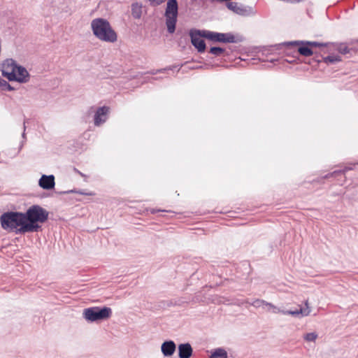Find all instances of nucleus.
<instances>
[{
  "label": "nucleus",
  "mask_w": 358,
  "mask_h": 358,
  "mask_svg": "<svg viewBox=\"0 0 358 358\" xmlns=\"http://www.w3.org/2000/svg\"><path fill=\"white\" fill-rule=\"evenodd\" d=\"M1 227L16 234L30 233L24 213L8 211L0 216Z\"/></svg>",
  "instance_id": "1"
},
{
  "label": "nucleus",
  "mask_w": 358,
  "mask_h": 358,
  "mask_svg": "<svg viewBox=\"0 0 358 358\" xmlns=\"http://www.w3.org/2000/svg\"><path fill=\"white\" fill-rule=\"evenodd\" d=\"M91 29L94 36L101 41L113 43L117 40L116 31L106 19L98 17L92 20Z\"/></svg>",
  "instance_id": "2"
},
{
  "label": "nucleus",
  "mask_w": 358,
  "mask_h": 358,
  "mask_svg": "<svg viewBox=\"0 0 358 358\" xmlns=\"http://www.w3.org/2000/svg\"><path fill=\"white\" fill-rule=\"evenodd\" d=\"M30 233L42 230L39 224L48 220L49 212L39 205H32L24 212Z\"/></svg>",
  "instance_id": "3"
},
{
  "label": "nucleus",
  "mask_w": 358,
  "mask_h": 358,
  "mask_svg": "<svg viewBox=\"0 0 358 358\" xmlns=\"http://www.w3.org/2000/svg\"><path fill=\"white\" fill-rule=\"evenodd\" d=\"M2 75L9 81H17L20 83H26L29 80V73L27 70L10 59L3 64Z\"/></svg>",
  "instance_id": "4"
},
{
  "label": "nucleus",
  "mask_w": 358,
  "mask_h": 358,
  "mask_svg": "<svg viewBox=\"0 0 358 358\" xmlns=\"http://www.w3.org/2000/svg\"><path fill=\"white\" fill-rule=\"evenodd\" d=\"M204 31H199V35L203 38H207L213 42H220L224 43H238L243 41L244 38L241 35H234L231 32L219 33L203 29Z\"/></svg>",
  "instance_id": "5"
},
{
  "label": "nucleus",
  "mask_w": 358,
  "mask_h": 358,
  "mask_svg": "<svg viewBox=\"0 0 358 358\" xmlns=\"http://www.w3.org/2000/svg\"><path fill=\"white\" fill-rule=\"evenodd\" d=\"M178 15V3L177 0H168L164 16L169 33L173 34L176 30Z\"/></svg>",
  "instance_id": "6"
},
{
  "label": "nucleus",
  "mask_w": 358,
  "mask_h": 358,
  "mask_svg": "<svg viewBox=\"0 0 358 358\" xmlns=\"http://www.w3.org/2000/svg\"><path fill=\"white\" fill-rule=\"evenodd\" d=\"M112 315V310L109 307L94 306L85 308L83 311L85 319L89 322H96L109 318Z\"/></svg>",
  "instance_id": "7"
},
{
  "label": "nucleus",
  "mask_w": 358,
  "mask_h": 358,
  "mask_svg": "<svg viewBox=\"0 0 358 358\" xmlns=\"http://www.w3.org/2000/svg\"><path fill=\"white\" fill-rule=\"evenodd\" d=\"M199 31H204V30L191 29L189 36L192 45L197 49L199 52H203L206 50V45L205 41L201 38L202 35H199Z\"/></svg>",
  "instance_id": "8"
},
{
  "label": "nucleus",
  "mask_w": 358,
  "mask_h": 358,
  "mask_svg": "<svg viewBox=\"0 0 358 358\" xmlns=\"http://www.w3.org/2000/svg\"><path fill=\"white\" fill-rule=\"evenodd\" d=\"M227 7L236 14L247 16L252 13V8L239 5L237 2H228Z\"/></svg>",
  "instance_id": "9"
},
{
  "label": "nucleus",
  "mask_w": 358,
  "mask_h": 358,
  "mask_svg": "<svg viewBox=\"0 0 358 358\" xmlns=\"http://www.w3.org/2000/svg\"><path fill=\"white\" fill-rule=\"evenodd\" d=\"M109 112V108L107 106L99 107L96 109L94 122L95 126H100L101 124L105 122L107 120V115Z\"/></svg>",
  "instance_id": "10"
},
{
  "label": "nucleus",
  "mask_w": 358,
  "mask_h": 358,
  "mask_svg": "<svg viewBox=\"0 0 358 358\" xmlns=\"http://www.w3.org/2000/svg\"><path fill=\"white\" fill-rule=\"evenodd\" d=\"M38 184L44 189H53L55 185V177L53 175H43L38 181Z\"/></svg>",
  "instance_id": "11"
},
{
  "label": "nucleus",
  "mask_w": 358,
  "mask_h": 358,
  "mask_svg": "<svg viewBox=\"0 0 358 358\" xmlns=\"http://www.w3.org/2000/svg\"><path fill=\"white\" fill-rule=\"evenodd\" d=\"M306 308H303L301 307L299 309H296L295 310H280V313H282L283 315H291L294 317H298L300 315L302 316H308L310 313V308L308 306V301H306Z\"/></svg>",
  "instance_id": "12"
},
{
  "label": "nucleus",
  "mask_w": 358,
  "mask_h": 358,
  "mask_svg": "<svg viewBox=\"0 0 358 358\" xmlns=\"http://www.w3.org/2000/svg\"><path fill=\"white\" fill-rule=\"evenodd\" d=\"M192 352L193 350L189 343H182L178 345L179 358H190L192 355Z\"/></svg>",
  "instance_id": "13"
},
{
  "label": "nucleus",
  "mask_w": 358,
  "mask_h": 358,
  "mask_svg": "<svg viewBox=\"0 0 358 358\" xmlns=\"http://www.w3.org/2000/svg\"><path fill=\"white\" fill-rule=\"evenodd\" d=\"M176 345L173 341H164L161 347L162 352L165 357H170L176 351Z\"/></svg>",
  "instance_id": "14"
},
{
  "label": "nucleus",
  "mask_w": 358,
  "mask_h": 358,
  "mask_svg": "<svg viewBox=\"0 0 358 358\" xmlns=\"http://www.w3.org/2000/svg\"><path fill=\"white\" fill-rule=\"evenodd\" d=\"M315 61L317 63L321 62L323 61L326 64H334L336 62H338L341 61V57L338 55H329L325 57H321V59L319 58V56L315 54Z\"/></svg>",
  "instance_id": "15"
},
{
  "label": "nucleus",
  "mask_w": 358,
  "mask_h": 358,
  "mask_svg": "<svg viewBox=\"0 0 358 358\" xmlns=\"http://www.w3.org/2000/svg\"><path fill=\"white\" fill-rule=\"evenodd\" d=\"M288 45H308L312 48H321L327 46V43H319L316 41H296L288 43Z\"/></svg>",
  "instance_id": "16"
},
{
  "label": "nucleus",
  "mask_w": 358,
  "mask_h": 358,
  "mask_svg": "<svg viewBox=\"0 0 358 358\" xmlns=\"http://www.w3.org/2000/svg\"><path fill=\"white\" fill-rule=\"evenodd\" d=\"M299 53L305 57H309L314 54L311 48L308 45H301V46L298 48Z\"/></svg>",
  "instance_id": "17"
},
{
  "label": "nucleus",
  "mask_w": 358,
  "mask_h": 358,
  "mask_svg": "<svg viewBox=\"0 0 358 358\" xmlns=\"http://www.w3.org/2000/svg\"><path fill=\"white\" fill-rule=\"evenodd\" d=\"M227 352L223 348H217L211 354L209 358H227Z\"/></svg>",
  "instance_id": "18"
},
{
  "label": "nucleus",
  "mask_w": 358,
  "mask_h": 358,
  "mask_svg": "<svg viewBox=\"0 0 358 358\" xmlns=\"http://www.w3.org/2000/svg\"><path fill=\"white\" fill-rule=\"evenodd\" d=\"M335 48L342 55H346L350 52V49L348 47L347 44L344 43L336 44Z\"/></svg>",
  "instance_id": "19"
},
{
  "label": "nucleus",
  "mask_w": 358,
  "mask_h": 358,
  "mask_svg": "<svg viewBox=\"0 0 358 358\" xmlns=\"http://www.w3.org/2000/svg\"><path fill=\"white\" fill-rule=\"evenodd\" d=\"M224 51H225V50L222 48L212 47L210 49L209 52L216 57H219V56H221L224 52Z\"/></svg>",
  "instance_id": "20"
},
{
  "label": "nucleus",
  "mask_w": 358,
  "mask_h": 358,
  "mask_svg": "<svg viewBox=\"0 0 358 358\" xmlns=\"http://www.w3.org/2000/svg\"><path fill=\"white\" fill-rule=\"evenodd\" d=\"M0 83H1L0 87L1 88L2 90L9 91V92L14 90V88L6 80H5L2 78H1V81H0Z\"/></svg>",
  "instance_id": "21"
},
{
  "label": "nucleus",
  "mask_w": 358,
  "mask_h": 358,
  "mask_svg": "<svg viewBox=\"0 0 358 358\" xmlns=\"http://www.w3.org/2000/svg\"><path fill=\"white\" fill-rule=\"evenodd\" d=\"M303 338L306 341H315L317 338V334L315 332L308 333L304 335Z\"/></svg>",
  "instance_id": "22"
},
{
  "label": "nucleus",
  "mask_w": 358,
  "mask_h": 358,
  "mask_svg": "<svg viewBox=\"0 0 358 358\" xmlns=\"http://www.w3.org/2000/svg\"><path fill=\"white\" fill-rule=\"evenodd\" d=\"M266 306L268 308V310H271L273 313H279L280 312V309L275 306L273 304L271 303H266Z\"/></svg>",
  "instance_id": "23"
},
{
  "label": "nucleus",
  "mask_w": 358,
  "mask_h": 358,
  "mask_svg": "<svg viewBox=\"0 0 358 358\" xmlns=\"http://www.w3.org/2000/svg\"><path fill=\"white\" fill-rule=\"evenodd\" d=\"M266 303H267L266 301H264V300H261V299H256L255 301H254L251 305L257 308V307H260L263 305H265L266 306Z\"/></svg>",
  "instance_id": "24"
},
{
  "label": "nucleus",
  "mask_w": 358,
  "mask_h": 358,
  "mask_svg": "<svg viewBox=\"0 0 358 358\" xmlns=\"http://www.w3.org/2000/svg\"><path fill=\"white\" fill-rule=\"evenodd\" d=\"M339 171L338 170H336V171H334L331 173H327V175H325L324 176L322 177V179H328V178H330L331 177H337L338 176H339Z\"/></svg>",
  "instance_id": "25"
},
{
  "label": "nucleus",
  "mask_w": 358,
  "mask_h": 358,
  "mask_svg": "<svg viewBox=\"0 0 358 358\" xmlns=\"http://www.w3.org/2000/svg\"><path fill=\"white\" fill-rule=\"evenodd\" d=\"M353 169H354L353 166L350 165V166H345L343 169L338 170V171H339L340 175H345L346 173V172H348V171L353 170Z\"/></svg>",
  "instance_id": "26"
},
{
  "label": "nucleus",
  "mask_w": 358,
  "mask_h": 358,
  "mask_svg": "<svg viewBox=\"0 0 358 358\" xmlns=\"http://www.w3.org/2000/svg\"><path fill=\"white\" fill-rule=\"evenodd\" d=\"M151 6H157L161 5L164 0H148Z\"/></svg>",
  "instance_id": "27"
},
{
  "label": "nucleus",
  "mask_w": 358,
  "mask_h": 358,
  "mask_svg": "<svg viewBox=\"0 0 358 358\" xmlns=\"http://www.w3.org/2000/svg\"><path fill=\"white\" fill-rule=\"evenodd\" d=\"M73 171L78 174H79L80 176H81L83 178H87V176L85 175L84 173H83L82 172H80L78 169H77L76 168H73Z\"/></svg>",
  "instance_id": "28"
},
{
  "label": "nucleus",
  "mask_w": 358,
  "mask_h": 358,
  "mask_svg": "<svg viewBox=\"0 0 358 358\" xmlns=\"http://www.w3.org/2000/svg\"><path fill=\"white\" fill-rule=\"evenodd\" d=\"M159 211H162V210H155V209H152V210H151V213H152V214H155V213H156L157 212H159Z\"/></svg>",
  "instance_id": "29"
},
{
  "label": "nucleus",
  "mask_w": 358,
  "mask_h": 358,
  "mask_svg": "<svg viewBox=\"0 0 358 358\" xmlns=\"http://www.w3.org/2000/svg\"><path fill=\"white\" fill-rule=\"evenodd\" d=\"M25 129H26L25 122H24V132H23V134H22V137H23V138H24V137H25V133H24Z\"/></svg>",
  "instance_id": "30"
},
{
  "label": "nucleus",
  "mask_w": 358,
  "mask_h": 358,
  "mask_svg": "<svg viewBox=\"0 0 358 358\" xmlns=\"http://www.w3.org/2000/svg\"><path fill=\"white\" fill-rule=\"evenodd\" d=\"M80 194H85V195H92V194H87V193H84V192H78Z\"/></svg>",
  "instance_id": "31"
},
{
  "label": "nucleus",
  "mask_w": 358,
  "mask_h": 358,
  "mask_svg": "<svg viewBox=\"0 0 358 358\" xmlns=\"http://www.w3.org/2000/svg\"><path fill=\"white\" fill-rule=\"evenodd\" d=\"M67 192L69 193V192H76V191H74V190H71V191H69V192Z\"/></svg>",
  "instance_id": "32"
},
{
  "label": "nucleus",
  "mask_w": 358,
  "mask_h": 358,
  "mask_svg": "<svg viewBox=\"0 0 358 358\" xmlns=\"http://www.w3.org/2000/svg\"><path fill=\"white\" fill-rule=\"evenodd\" d=\"M357 42H358V40H357Z\"/></svg>",
  "instance_id": "33"
},
{
  "label": "nucleus",
  "mask_w": 358,
  "mask_h": 358,
  "mask_svg": "<svg viewBox=\"0 0 358 358\" xmlns=\"http://www.w3.org/2000/svg\"><path fill=\"white\" fill-rule=\"evenodd\" d=\"M357 164H358V163H357Z\"/></svg>",
  "instance_id": "34"
}]
</instances>
